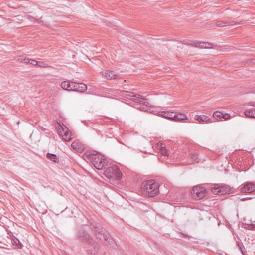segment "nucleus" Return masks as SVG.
Masks as SVG:
<instances>
[{
    "instance_id": "39448f33",
    "label": "nucleus",
    "mask_w": 255,
    "mask_h": 255,
    "mask_svg": "<svg viewBox=\"0 0 255 255\" xmlns=\"http://www.w3.org/2000/svg\"><path fill=\"white\" fill-rule=\"evenodd\" d=\"M207 189H208V188L203 187L201 185L194 186L191 191L192 197L195 200H200L203 198L206 195Z\"/></svg>"
},
{
    "instance_id": "bb28decb",
    "label": "nucleus",
    "mask_w": 255,
    "mask_h": 255,
    "mask_svg": "<svg viewBox=\"0 0 255 255\" xmlns=\"http://www.w3.org/2000/svg\"><path fill=\"white\" fill-rule=\"evenodd\" d=\"M37 66L40 67H47L48 64L43 61H37Z\"/></svg>"
},
{
    "instance_id": "a878e982",
    "label": "nucleus",
    "mask_w": 255,
    "mask_h": 255,
    "mask_svg": "<svg viewBox=\"0 0 255 255\" xmlns=\"http://www.w3.org/2000/svg\"><path fill=\"white\" fill-rule=\"evenodd\" d=\"M125 92L129 93V94H128L127 95L131 96V97H137V98L139 99V100L140 99H142V100H144L145 99L144 97L142 95H131V94H133V93H131V92H128V91H125Z\"/></svg>"
},
{
    "instance_id": "2f4dec72",
    "label": "nucleus",
    "mask_w": 255,
    "mask_h": 255,
    "mask_svg": "<svg viewBox=\"0 0 255 255\" xmlns=\"http://www.w3.org/2000/svg\"><path fill=\"white\" fill-rule=\"evenodd\" d=\"M30 64H32L33 66H37V61L33 59H30V62L29 63Z\"/></svg>"
},
{
    "instance_id": "a211bd4d",
    "label": "nucleus",
    "mask_w": 255,
    "mask_h": 255,
    "mask_svg": "<svg viewBox=\"0 0 255 255\" xmlns=\"http://www.w3.org/2000/svg\"><path fill=\"white\" fill-rule=\"evenodd\" d=\"M46 156L48 159L55 163H58L59 162V158L54 154L47 153Z\"/></svg>"
},
{
    "instance_id": "6ab92c4d",
    "label": "nucleus",
    "mask_w": 255,
    "mask_h": 255,
    "mask_svg": "<svg viewBox=\"0 0 255 255\" xmlns=\"http://www.w3.org/2000/svg\"><path fill=\"white\" fill-rule=\"evenodd\" d=\"M213 115L214 119L219 121H222V118H223V113L217 111L214 112Z\"/></svg>"
},
{
    "instance_id": "e433bc0d",
    "label": "nucleus",
    "mask_w": 255,
    "mask_h": 255,
    "mask_svg": "<svg viewBox=\"0 0 255 255\" xmlns=\"http://www.w3.org/2000/svg\"><path fill=\"white\" fill-rule=\"evenodd\" d=\"M143 103L144 105H146L147 106H151V105L148 102H147L144 101V102H143Z\"/></svg>"
},
{
    "instance_id": "393cba45",
    "label": "nucleus",
    "mask_w": 255,
    "mask_h": 255,
    "mask_svg": "<svg viewBox=\"0 0 255 255\" xmlns=\"http://www.w3.org/2000/svg\"><path fill=\"white\" fill-rule=\"evenodd\" d=\"M71 146L74 149L76 150H80L81 148V144H79L76 141H74L72 143Z\"/></svg>"
},
{
    "instance_id": "4c0bfd02",
    "label": "nucleus",
    "mask_w": 255,
    "mask_h": 255,
    "mask_svg": "<svg viewBox=\"0 0 255 255\" xmlns=\"http://www.w3.org/2000/svg\"><path fill=\"white\" fill-rule=\"evenodd\" d=\"M240 249H241V251H242V254H243V255H245V253H244V252L242 250V248L241 247H240Z\"/></svg>"
},
{
    "instance_id": "5701e85b",
    "label": "nucleus",
    "mask_w": 255,
    "mask_h": 255,
    "mask_svg": "<svg viewBox=\"0 0 255 255\" xmlns=\"http://www.w3.org/2000/svg\"><path fill=\"white\" fill-rule=\"evenodd\" d=\"M69 81H63L61 84V87L64 89L68 91Z\"/></svg>"
},
{
    "instance_id": "f03ea898",
    "label": "nucleus",
    "mask_w": 255,
    "mask_h": 255,
    "mask_svg": "<svg viewBox=\"0 0 255 255\" xmlns=\"http://www.w3.org/2000/svg\"><path fill=\"white\" fill-rule=\"evenodd\" d=\"M142 193L149 197H154L159 192L158 184L153 180H149L142 183Z\"/></svg>"
},
{
    "instance_id": "9d476101",
    "label": "nucleus",
    "mask_w": 255,
    "mask_h": 255,
    "mask_svg": "<svg viewBox=\"0 0 255 255\" xmlns=\"http://www.w3.org/2000/svg\"><path fill=\"white\" fill-rule=\"evenodd\" d=\"M103 75L108 80L116 79L119 77V76L117 74H116L114 71L110 70L105 71L103 72Z\"/></svg>"
},
{
    "instance_id": "0eeeda50",
    "label": "nucleus",
    "mask_w": 255,
    "mask_h": 255,
    "mask_svg": "<svg viewBox=\"0 0 255 255\" xmlns=\"http://www.w3.org/2000/svg\"><path fill=\"white\" fill-rule=\"evenodd\" d=\"M241 191L242 193H250L255 191V183L253 182H246L243 186L241 188Z\"/></svg>"
},
{
    "instance_id": "c85d7f7f",
    "label": "nucleus",
    "mask_w": 255,
    "mask_h": 255,
    "mask_svg": "<svg viewBox=\"0 0 255 255\" xmlns=\"http://www.w3.org/2000/svg\"><path fill=\"white\" fill-rule=\"evenodd\" d=\"M224 27H225V26H227L229 25H236V24H237V23L234 21H232V22H230L224 21Z\"/></svg>"
},
{
    "instance_id": "4468645a",
    "label": "nucleus",
    "mask_w": 255,
    "mask_h": 255,
    "mask_svg": "<svg viewBox=\"0 0 255 255\" xmlns=\"http://www.w3.org/2000/svg\"><path fill=\"white\" fill-rule=\"evenodd\" d=\"M210 190H211V192L214 194L221 195L223 194V192L221 190L220 186L218 185H214L213 187L211 186Z\"/></svg>"
},
{
    "instance_id": "dca6fc26",
    "label": "nucleus",
    "mask_w": 255,
    "mask_h": 255,
    "mask_svg": "<svg viewBox=\"0 0 255 255\" xmlns=\"http://www.w3.org/2000/svg\"><path fill=\"white\" fill-rule=\"evenodd\" d=\"M243 114L248 118H255V109L252 108L248 110H246Z\"/></svg>"
},
{
    "instance_id": "f8f14e48",
    "label": "nucleus",
    "mask_w": 255,
    "mask_h": 255,
    "mask_svg": "<svg viewBox=\"0 0 255 255\" xmlns=\"http://www.w3.org/2000/svg\"><path fill=\"white\" fill-rule=\"evenodd\" d=\"M195 119L198 121L199 123H208L210 122V118L206 115H196L195 117Z\"/></svg>"
},
{
    "instance_id": "9b49d317",
    "label": "nucleus",
    "mask_w": 255,
    "mask_h": 255,
    "mask_svg": "<svg viewBox=\"0 0 255 255\" xmlns=\"http://www.w3.org/2000/svg\"><path fill=\"white\" fill-rule=\"evenodd\" d=\"M174 112L169 111H161L159 112V115L167 119L173 120Z\"/></svg>"
},
{
    "instance_id": "423d86ee",
    "label": "nucleus",
    "mask_w": 255,
    "mask_h": 255,
    "mask_svg": "<svg viewBox=\"0 0 255 255\" xmlns=\"http://www.w3.org/2000/svg\"><path fill=\"white\" fill-rule=\"evenodd\" d=\"M78 237L79 240L84 243L90 245L94 244V240L91 235L84 230H81L79 232Z\"/></svg>"
},
{
    "instance_id": "20e7f679",
    "label": "nucleus",
    "mask_w": 255,
    "mask_h": 255,
    "mask_svg": "<svg viewBox=\"0 0 255 255\" xmlns=\"http://www.w3.org/2000/svg\"><path fill=\"white\" fill-rule=\"evenodd\" d=\"M104 174L108 179L112 181L115 180H119L122 177V172L116 165H112L106 168L104 172Z\"/></svg>"
},
{
    "instance_id": "72a5a7b5",
    "label": "nucleus",
    "mask_w": 255,
    "mask_h": 255,
    "mask_svg": "<svg viewBox=\"0 0 255 255\" xmlns=\"http://www.w3.org/2000/svg\"><path fill=\"white\" fill-rule=\"evenodd\" d=\"M30 62V59L28 58H27L25 57V61L24 63H29Z\"/></svg>"
},
{
    "instance_id": "1a4fd4ad",
    "label": "nucleus",
    "mask_w": 255,
    "mask_h": 255,
    "mask_svg": "<svg viewBox=\"0 0 255 255\" xmlns=\"http://www.w3.org/2000/svg\"><path fill=\"white\" fill-rule=\"evenodd\" d=\"M191 45L196 47H200V48H211L213 44L209 42H205L199 41H191Z\"/></svg>"
},
{
    "instance_id": "7ed1b4c3",
    "label": "nucleus",
    "mask_w": 255,
    "mask_h": 255,
    "mask_svg": "<svg viewBox=\"0 0 255 255\" xmlns=\"http://www.w3.org/2000/svg\"><path fill=\"white\" fill-rule=\"evenodd\" d=\"M90 228L93 232L97 238L100 240H105L110 243L113 241L108 232L105 229L101 228L99 224L97 223L91 224Z\"/></svg>"
},
{
    "instance_id": "cd10ccee",
    "label": "nucleus",
    "mask_w": 255,
    "mask_h": 255,
    "mask_svg": "<svg viewBox=\"0 0 255 255\" xmlns=\"http://www.w3.org/2000/svg\"><path fill=\"white\" fill-rule=\"evenodd\" d=\"M191 158L192 159V161L196 162H198V155L196 154H192L191 155Z\"/></svg>"
},
{
    "instance_id": "b1692460",
    "label": "nucleus",
    "mask_w": 255,
    "mask_h": 255,
    "mask_svg": "<svg viewBox=\"0 0 255 255\" xmlns=\"http://www.w3.org/2000/svg\"><path fill=\"white\" fill-rule=\"evenodd\" d=\"M233 192L232 189L230 186L224 185V195L226 194H229Z\"/></svg>"
},
{
    "instance_id": "6e6552de",
    "label": "nucleus",
    "mask_w": 255,
    "mask_h": 255,
    "mask_svg": "<svg viewBox=\"0 0 255 255\" xmlns=\"http://www.w3.org/2000/svg\"><path fill=\"white\" fill-rule=\"evenodd\" d=\"M62 130L59 131V134L62 136L63 139L66 141H69L71 140V133L69 130L68 128L65 126V127H61Z\"/></svg>"
},
{
    "instance_id": "f704fd0d",
    "label": "nucleus",
    "mask_w": 255,
    "mask_h": 255,
    "mask_svg": "<svg viewBox=\"0 0 255 255\" xmlns=\"http://www.w3.org/2000/svg\"><path fill=\"white\" fill-rule=\"evenodd\" d=\"M249 105L255 107V101H251L249 103Z\"/></svg>"
},
{
    "instance_id": "2eb2a0df",
    "label": "nucleus",
    "mask_w": 255,
    "mask_h": 255,
    "mask_svg": "<svg viewBox=\"0 0 255 255\" xmlns=\"http://www.w3.org/2000/svg\"><path fill=\"white\" fill-rule=\"evenodd\" d=\"M186 119H187V118L185 115L181 113H175L173 121H181Z\"/></svg>"
},
{
    "instance_id": "ddd939ff",
    "label": "nucleus",
    "mask_w": 255,
    "mask_h": 255,
    "mask_svg": "<svg viewBox=\"0 0 255 255\" xmlns=\"http://www.w3.org/2000/svg\"><path fill=\"white\" fill-rule=\"evenodd\" d=\"M76 85H77V86H75V91H77L79 92H83L86 91L87 89V86L86 84L82 83H76Z\"/></svg>"
},
{
    "instance_id": "aec40b11",
    "label": "nucleus",
    "mask_w": 255,
    "mask_h": 255,
    "mask_svg": "<svg viewBox=\"0 0 255 255\" xmlns=\"http://www.w3.org/2000/svg\"><path fill=\"white\" fill-rule=\"evenodd\" d=\"M158 146L159 147L161 153L163 155L165 156H167L169 155L168 150L166 148L165 146H163L162 144H161L160 145H159V144H158Z\"/></svg>"
},
{
    "instance_id": "412c9836",
    "label": "nucleus",
    "mask_w": 255,
    "mask_h": 255,
    "mask_svg": "<svg viewBox=\"0 0 255 255\" xmlns=\"http://www.w3.org/2000/svg\"><path fill=\"white\" fill-rule=\"evenodd\" d=\"M99 250V246L98 244L95 245L93 249H90L88 251L89 254L92 255H95Z\"/></svg>"
},
{
    "instance_id": "f257e3e1",
    "label": "nucleus",
    "mask_w": 255,
    "mask_h": 255,
    "mask_svg": "<svg viewBox=\"0 0 255 255\" xmlns=\"http://www.w3.org/2000/svg\"><path fill=\"white\" fill-rule=\"evenodd\" d=\"M85 160L91 162L97 169H102L105 163V159L103 156L98 153L93 152H87L83 155Z\"/></svg>"
},
{
    "instance_id": "7c9ffc66",
    "label": "nucleus",
    "mask_w": 255,
    "mask_h": 255,
    "mask_svg": "<svg viewBox=\"0 0 255 255\" xmlns=\"http://www.w3.org/2000/svg\"><path fill=\"white\" fill-rule=\"evenodd\" d=\"M25 17L27 19H28V20H29L33 22V21H35V18L31 15H27L25 16Z\"/></svg>"
},
{
    "instance_id": "4be33fe9",
    "label": "nucleus",
    "mask_w": 255,
    "mask_h": 255,
    "mask_svg": "<svg viewBox=\"0 0 255 255\" xmlns=\"http://www.w3.org/2000/svg\"><path fill=\"white\" fill-rule=\"evenodd\" d=\"M69 89L68 91H74L75 86H77V85H76V82L69 81Z\"/></svg>"
},
{
    "instance_id": "c756f323",
    "label": "nucleus",
    "mask_w": 255,
    "mask_h": 255,
    "mask_svg": "<svg viewBox=\"0 0 255 255\" xmlns=\"http://www.w3.org/2000/svg\"><path fill=\"white\" fill-rule=\"evenodd\" d=\"M25 57L24 56H19L17 57V60L19 62L24 63Z\"/></svg>"
},
{
    "instance_id": "473e14b6",
    "label": "nucleus",
    "mask_w": 255,
    "mask_h": 255,
    "mask_svg": "<svg viewBox=\"0 0 255 255\" xmlns=\"http://www.w3.org/2000/svg\"><path fill=\"white\" fill-rule=\"evenodd\" d=\"M230 115L228 113H224V118L225 120H228L230 118Z\"/></svg>"
},
{
    "instance_id": "c9c22d12",
    "label": "nucleus",
    "mask_w": 255,
    "mask_h": 255,
    "mask_svg": "<svg viewBox=\"0 0 255 255\" xmlns=\"http://www.w3.org/2000/svg\"><path fill=\"white\" fill-rule=\"evenodd\" d=\"M132 100L134 102H138L139 101V100L138 98H137V97H133V98H132Z\"/></svg>"
},
{
    "instance_id": "f3484780",
    "label": "nucleus",
    "mask_w": 255,
    "mask_h": 255,
    "mask_svg": "<svg viewBox=\"0 0 255 255\" xmlns=\"http://www.w3.org/2000/svg\"><path fill=\"white\" fill-rule=\"evenodd\" d=\"M12 244L13 246H15L16 248L18 249H22L23 247L22 244L21 243V242L19 241V239L16 238L15 236L13 235L12 236Z\"/></svg>"
}]
</instances>
